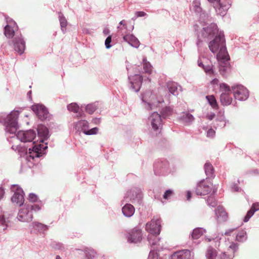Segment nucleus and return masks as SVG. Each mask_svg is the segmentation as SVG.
I'll use <instances>...</instances> for the list:
<instances>
[{"mask_svg":"<svg viewBox=\"0 0 259 259\" xmlns=\"http://www.w3.org/2000/svg\"><path fill=\"white\" fill-rule=\"evenodd\" d=\"M37 137L33 130L19 131L16 135V139L22 142H33V146H42L41 143L48 145L47 141L50 137L48 128L44 125L39 124L37 128Z\"/></svg>","mask_w":259,"mask_h":259,"instance_id":"obj_1","label":"nucleus"},{"mask_svg":"<svg viewBox=\"0 0 259 259\" xmlns=\"http://www.w3.org/2000/svg\"><path fill=\"white\" fill-rule=\"evenodd\" d=\"M48 147H31L27 150V147H11V148L18 152L20 157L25 161L31 162L35 158H39L47 153Z\"/></svg>","mask_w":259,"mask_h":259,"instance_id":"obj_2","label":"nucleus"},{"mask_svg":"<svg viewBox=\"0 0 259 259\" xmlns=\"http://www.w3.org/2000/svg\"><path fill=\"white\" fill-rule=\"evenodd\" d=\"M20 112L21 111L14 109L8 114L5 113L0 114V123L5 125L6 133L15 134L19 128L18 119Z\"/></svg>","mask_w":259,"mask_h":259,"instance_id":"obj_3","label":"nucleus"},{"mask_svg":"<svg viewBox=\"0 0 259 259\" xmlns=\"http://www.w3.org/2000/svg\"><path fill=\"white\" fill-rule=\"evenodd\" d=\"M200 21L203 23L202 25V29L200 32L198 34V40L196 44L198 47L201 46V44L202 43V41L200 40L201 37L210 39L213 38L214 36L220 32L215 23H208V22L211 21V17H210L208 20L207 19V17H205L203 20Z\"/></svg>","mask_w":259,"mask_h":259,"instance_id":"obj_4","label":"nucleus"},{"mask_svg":"<svg viewBox=\"0 0 259 259\" xmlns=\"http://www.w3.org/2000/svg\"><path fill=\"white\" fill-rule=\"evenodd\" d=\"M177 166L174 162H169L167 160L157 159L153 164V170L155 175L166 176L176 171Z\"/></svg>","mask_w":259,"mask_h":259,"instance_id":"obj_5","label":"nucleus"},{"mask_svg":"<svg viewBox=\"0 0 259 259\" xmlns=\"http://www.w3.org/2000/svg\"><path fill=\"white\" fill-rule=\"evenodd\" d=\"M143 194L141 189L135 187L127 191L121 201V205H123L124 202H128L135 205H141L143 203Z\"/></svg>","mask_w":259,"mask_h":259,"instance_id":"obj_6","label":"nucleus"},{"mask_svg":"<svg viewBox=\"0 0 259 259\" xmlns=\"http://www.w3.org/2000/svg\"><path fill=\"white\" fill-rule=\"evenodd\" d=\"M143 106L148 110L154 109L162 104L164 101L162 98H158L151 92H146L142 95Z\"/></svg>","mask_w":259,"mask_h":259,"instance_id":"obj_7","label":"nucleus"},{"mask_svg":"<svg viewBox=\"0 0 259 259\" xmlns=\"http://www.w3.org/2000/svg\"><path fill=\"white\" fill-rule=\"evenodd\" d=\"M231 89L235 100L244 101L246 100L249 97V91L242 84H234L231 87Z\"/></svg>","mask_w":259,"mask_h":259,"instance_id":"obj_8","label":"nucleus"},{"mask_svg":"<svg viewBox=\"0 0 259 259\" xmlns=\"http://www.w3.org/2000/svg\"><path fill=\"white\" fill-rule=\"evenodd\" d=\"M213 5L218 15L224 16L231 6V0H207Z\"/></svg>","mask_w":259,"mask_h":259,"instance_id":"obj_9","label":"nucleus"},{"mask_svg":"<svg viewBox=\"0 0 259 259\" xmlns=\"http://www.w3.org/2000/svg\"><path fill=\"white\" fill-rule=\"evenodd\" d=\"M212 38L213 39L208 43V48L212 53L215 54L226 44V42L224 34L222 31H220L219 33Z\"/></svg>","mask_w":259,"mask_h":259,"instance_id":"obj_10","label":"nucleus"},{"mask_svg":"<svg viewBox=\"0 0 259 259\" xmlns=\"http://www.w3.org/2000/svg\"><path fill=\"white\" fill-rule=\"evenodd\" d=\"M11 189L14 194L11 197V201L13 203L18 206H21L24 203V192L23 189L18 185H12Z\"/></svg>","mask_w":259,"mask_h":259,"instance_id":"obj_11","label":"nucleus"},{"mask_svg":"<svg viewBox=\"0 0 259 259\" xmlns=\"http://www.w3.org/2000/svg\"><path fill=\"white\" fill-rule=\"evenodd\" d=\"M128 78L131 89L136 93L140 91L143 80L145 81H148L149 82L151 81L149 77L143 79V76L140 74L128 76Z\"/></svg>","mask_w":259,"mask_h":259,"instance_id":"obj_12","label":"nucleus"},{"mask_svg":"<svg viewBox=\"0 0 259 259\" xmlns=\"http://www.w3.org/2000/svg\"><path fill=\"white\" fill-rule=\"evenodd\" d=\"M197 64L199 67L203 69L207 75L211 76L216 74L214 66L208 59L205 57H199L197 61Z\"/></svg>","mask_w":259,"mask_h":259,"instance_id":"obj_13","label":"nucleus"},{"mask_svg":"<svg viewBox=\"0 0 259 259\" xmlns=\"http://www.w3.org/2000/svg\"><path fill=\"white\" fill-rule=\"evenodd\" d=\"M74 128L77 131L82 132L86 135H95L98 132V128L96 127L89 129V122L85 120H80L76 122Z\"/></svg>","mask_w":259,"mask_h":259,"instance_id":"obj_14","label":"nucleus"},{"mask_svg":"<svg viewBox=\"0 0 259 259\" xmlns=\"http://www.w3.org/2000/svg\"><path fill=\"white\" fill-rule=\"evenodd\" d=\"M212 184L207 181L202 180L197 184L195 188V193L197 195H205L211 191Z\"/></svg>","mask_w":259,"mask_h":259,"instance_id":"obj_15","label":"nucleus"},{"mask_svg":"<svg viewBox=\"0 0 259 259\" xmlns=\"http://www.w3.org/2000/svg\"><path fill=\"white\" fill-rule=\"evenodd\" d=\"M31 108L41 120L47 119L50 116L47 108L42 104L33 105L31 107Z\"/></svg>","mask_w":259,"mask_h":259,"instance_id":"obj_16","label":"nucleus"},{"mask_svg":"<svg viewBox=\"0 0 259 259\" xmlns=\"http://www.w3.org/2000/svg\"><path fill=\"white\" fill-rule=\"evenodd\" d=\"M161 221L159 219H153L146 225V230L150 234H159L161 231Z\"/></svg>","mask_w":259,"mask_h":259,"instance_id":"obj_17","label":"nucleus"},{"mask_svg":"<svg viewBox=\"0 0 259 259\" xmlns=\"http://www.w3.org/2000/svg\"><path fill=\"white\" fill-rule=\"evenodd\" d=\"M7 25L5 27L4 34L8 38H12L14 36L15 32L17 30L18 26L16 22L10 18L6 17Z\"/></svg>","mask_w":259,"mask_h":259,"instance_id":"obj_18","label":"nucleus"},{"mask_svg":"<svg viewBox=\"0 0 259 259\" xmlns=\"http://www.w3.org/2000/svg\"><path fill=\"white\" fill-rule=\"evenodd\" d=\"M149 120L150 122L152 128L154 131L159 132L162 128V120L161 116L157 112L152 113Z\"/></svg>","mask_w":259,"mask_h":259,"instance_id":"obj_19","label":"nucleus"},{"mask_svg":"<svg viewBox=\"0 0 259 259\" xmlns=\"http://www.w3.org/2000/svg\"><path fill=\"white\" fill-rule=\"evenodd\" d=\"M33 218L32 212L29 209V205L26 207H24L19 210L17 219L19 221L23 222H29L32 221Z\"/></svg>","mask_w":259,"mask_h":259,"instance_id":"obj_20","label":"nucleus"},{"mask_svg":"<svg viewBox=\"0 0 259 259\" xmlns=\"http://www.w3.org/2000/svg\"><path fill=\"white\" fill-rule=\"evenodd\" d=\"M127 242L130 243L140 242L142 239V231L138 228H134L131 230L127 236Z\"/></svg>","mask_w":259,"mask_h":259,"instance_id":"obj_21","label":"nucleus"},{"mask_svg":"<svg viewBox=\"0 0 259 259\" xmlns=\"http://www.w3.org/2000/svg\"><path fill=\"white\" fill-rule=\"evenodd\" d=\"M14 50L19 55H22L25 49V41L21 35H16L12 40Z\"/></svg>","mask_w":259,"mask_h":259,"instance_id":"obj_22","label":"nucleus"},{"mask_svg":"<svg viewBox=\"0 0 259 259\" xmlns=\"http://www.w3.org/2000/svg\"><path fill=\"white\" fill-rule=\"evenodd\" d=\"M123 39L131 46L136 49H138L140 45V42L139 39L134 35L130 33L123 34Z\"/></svg>","mask_w":259,"mask_h":259,"instance_id":"obj_23","label":"nucleus"},{"mask_svg":"<svg viewBox=\"0 0 259 259\" xmlns=\"http://www.w3.org/2000/svg\"><path fill=\"white\" fill-rule=\"evenodd\" d=\"M191 9L197 14L199 15L200 20H203L205 17H207L208 20L210 18V16L207 14L202 12V9L200 7V3L199 0H194L193 1Z\"/></svg>","mask_w":259,"mask_h":259,"instance_id":"obj_24","label":"nucleus"},{"mask_svg":"<svg viewBox=\"0 0 259 259\" xmlns=\"http://www.w3.org/2000/svg\"><path fill=\"white\" fill-rule=\"evenodd\" d=\"M179 120L185 125H190L194 121L195 117L188 112H183L179 116Z\"/></svg>","mask_w":259,"mask_h":259,"instance_id":"obj_25","label":"nucleus"},{"mask_svg":"<svg viewBox=\"0 0 259 259\" xmlns=\"http://www.w3.org/2000/svg\"><path fill=\"white\" fill-rule=\"evenodd\" d=\"M121 208V211L123 215L126 218H131L135 213V207L130 203L125 202Z\"/></svg>","mask_w":259,"mask_h":259,"instance_id":"obj_26","label":"nucleus"},{"mask_svg":"<svg viewBox=\"0 0 259 259\" xmlns=\"http://www.w3.org/2000/svg\"><path fill=\"white\" fill-rule=\"evenodd\" d=\"M190 251L188 249H183L174 253L171 255V259H190Z\"/></svg>","mask_w":259,"mask_h":259,"instance_id":"obj_27","label":"nucleus"},{"mask_svg":"<svg viewBox=\"0 0 259 259\" xmlns=\"http://www.w3.org/2000/svg\"><path fill=\"white\" fill-rule=\"evenodd\" d=\"M217 59L219 62L229 61V55L227 51L226 44L219 49L217 55Z\"/></svg>","mask_w":259,"mask_h":259,"instance_id":"obj_28","label":"nucleus"},{"mask_svg":"<svg viewBox=\"0 0 259 259\" xmlns=\"http://www.w3.org/2000/svg\"><path fill=\"white\" fill-rule=\"evenodd\" d=\"M215 214L219 222H224L227 219V213L221 206H218L215 209Z\"/></svg>","mask_w":259,"mask_h":259,"instance_id":"obj_29","label":"nucleus"},{"mask_svg":"<svg viewBox=\"0 0 259 259\" xmlns=\"http://www.w3.org/2000/svg\"><path fill=\"white\" fill-rule=\"evenodd\" d=\"M219 71L223 76H226L230 70V63L228 61L219 62Z\"/></svg>","mask_w":259,"mask_h":259,"instance_id":"obj_30","label":"nucleus"},{"mask_svg":"<svg viewBox=\"0 0 259 259\" xmlns=\"http://www.w3.org/2000/svg\"><path fill=\"white\" fill-rule=\"evenodd\" d=\"M166 86L169 92L174 96H177L179 94V90L181 89V86L173 81L167 82Z\"/></svg>","mask_w":259,"mask_h":259,"instance_id":"obj_31","label":"nucleus"},{"mask_svg":"<svg viewBox=\"0 0 259 259\" xmlns=\"http://www.w3.org/2000/svg\"><path fill=\"white\" fill-rule=\"evenodd\" d=\"M30 227L39 233H44L47 231L49 228V226L37 222H32L30 225Z\"/></svg>","mask_w":259,"mask_h":259,"instance_id":"obj_32","label":"nucleus"},{"mask_svg":"<svg viewBox=\"0 0 259 259\" xmlns=\"http://www.w3.org/2000/svg\"><path fill=\"white\" fill-rule=\"evenodd\" d=\"M67 109L69 111H71L76 114L77 117L83 116L84 113L80 109L79 107L76 103H72L67 106Z\"/></svg>","mask_w":259,"mask_h":259,"instance_id":"obj_33","label":"nucleus"},{"mask_svg":"<svg viewBox=\"0 0 259 259\" xmlns=\"http://www.w3.org/2000/svg\"><path fill=\"white\" fill-rule=\"evenodd\" d=\"M233 101L231 96V93H222L220 95V102L223 106H228L230 105Z\"/></svg>","mask_w":259,"mask_h":259,"instance_id":"obj_34","label":"nucleus"},{"mask_svg":"<svg viewBox=\"0 0 259 259\" xmlns=\"http://www.w3.org/2000/svg\"><path fill=\"white\" fill-rule=\"evenodd\" d=\"M157 235L158 234H149L147 237L149 244L151 247L153 248L152 250L154 251L157 249V247L155 246L157 245H159V242L160 241V239L157 237L156 235Z\"/></svg>","mask_w":259,"mask_h":259,"instance_id":"obj_35","label":"nucleus"},{"mask_svg":"<svg viewBox=\"0 0 259 259\" xmlns=\"http://www.w3.org/2000/svg\"><path fill=\"white\" fill-rule=\"evenodd\" d=\"M205 173L207 178H213L214 175V168L209 162H206L204 166Z\"/></svg>","mask_w":259,"mask_h":259,"instance_id":"obj_36","label":"nucleus"},{"mask_svg":"<svg viewBox=\"0 0 259 259\" xmlns=\"http://www.w3.org/2000/svg\"><path fill=\"white\" fill-rule=\"evenodd\" d=\"M205 232V229L203 228H195L191 233V237L193 239H198Z\"/></svg>","mask_w":259,"mask_h":259,"instance_id":"obj_37","label":"nucleus"},{"mask_svg":"<svg viewBox=\"0 0 259 259\" xmlns=\"http://www.w3.org/2000/svg\"><path fill=\"white\" fill-rule=\"evenodd\" d=\"M217 191V188H214L212 190V194L209 195L206 199L207 205L212 207H214L217 205V202L213 196L214 194L216 193Z\"/></svg>","mask_w":259,"mask_h":259,"instance_id":"obj_38","label":"nucleus"},{"mask_svg":"<svg viewBox=\"0 0 259 259\" xmlns=\"http://www.w3.org/2000/svg\"><path fill=\"white\" fill-rule=\"evenodd\" d=\"M59 20L60 24L61 29L63 33H65L66 32V27L67 25V21L65 17L64 16L63 14L60 12L59 13Z\"/></svg>","mask_w":259,"mask_h":259,"instance_id":"obj_39","label":"nucleus"},{"mask_svg":"<svg viewBox=\"0 0 259 259\" xmlns=\"http://www.w3.org/2000/svg\"><path fill=\"white\" fill-rule=\"evenodd\" d=\"M84 252L87 259H93L97 257V252L93 248H85Z\"/></svg>","mask_w":259,"mask_h":259,"instance_id":"obj_40","label":"nucleus"},{"mask_svg":"<svg viewBox=\"0 0 259 259\" xmlns=\"http://www.w3.org/2000/svg\"><path fill=\"white\" fill-rule=\"evenodd\" d=\"M119 24L120 26H117V29H118L119 32L122 35H123V32L122 31L123 29H126L127 30H128L129 31H132L134 29V26L132 25L129 29L127 28V24L125 23V21L124 20H122L121 21L119 22Z\"/></svg>","mask_w":259,"mask_h":259,"instance_id":"obj_41","label":"nucleus"},{"mask_svg":"<svg viewBox=\"0 0 259 259\" xmlns=\"http://www.w3.org/2000/svg\"><path fill=\"white\" fill-rule=\"evenodd\" d=\"M217 254L218 252L212 247H208L206 252V256L207 259H215Z\"/></svg>","mask_w":259,"mask_h":259,"instance_id":"obj_42","label":"nucleus"},{"mask_svg":"<svg viewBox=\"0 0 259 259\" xmlns=\"http://www.w3.org/2000/svg\"><path fill=\"white\" fill-rule=\"evenodd\" d=\"M247 239V233L244 230L239 231L236 235V240L240 242H245Z\"/></svg>","mask_w":259,"mask_h":259,"instance_id":"obj_43","label":"nucleus"},{"mask_svg":"<svg viewBox=\"0 0 259 259\" xmlns=\"http://www.w3.org/2000/svg\"><path fill=\"white\" fill-rule=\"evenodd\" d=\"M216 122L217 127L223 128L226 126L229 121L225 118L224 115H221L218 117Z\"/></svg>","mask_w":259,"mask_h":259,"instance_id":"obj_44","label":"nucleus"},{"mask_svg":"<svg viewBox=\"0 0 259 259\" xmlns=\"http://www.w3.org/2000/svg\"><path fill=\"white\" fill-rule=\"evenodd\" d=\"M143 66L144 72L149 74L152 72V66L150 63L147 61V59L144 58L143 59Z\"/></svg>","mask_w":259,"mask_h":259,"instance_id":"obj_45","label":"nucleus"},{"mask_svg":"<svg viewBox=\"0 0 259 259\" xmlns=\"http://www.w3.org/2000/svg\"><path fill=\"white\" fill-rule=\"evenodd\" d=\"M161 113L163 118H167L173 113V109L170 107H165L162 109Z\"/></svg>","mask_w":259,"mask_h":259,"instance_id":"obj_46","label":"nucleus"},{"mask_svg":"<svg viewBox=\"0 0 259 259\" xmlns=\"http://www.w3.org/2000/svg\"><path fill=\"white\" fill-rule=\"evenodd\" d=\"M97 107H98V103H91L86 106L85 110L88 113L92 114L97 109Z\"/></svg>","mask_w":259,"mask_h":259,"instance_id":"obj_47","label":"nucleus"},{"mask_svg":"<svg viewBox=\"0 0 259 259\" xmlns=\"http://www.w3.org/2000/svg\"><path fill=\"white\" fill-rule=\"evenodd\" d=\"M220 90L222 93H231L232 92L231 87L226 83H221L220 84Z\"/></svg>","mask_w":259,"mask_h":259,"instance_id":"obj_48","label":"nucleus"},{"mask_svg":"<svg viewBox=\"0 0 259 259\" xmlns=\"http://www.w3.org/2000/svg\"><path fill=\"white\" fill-rule=\"evenodd\" d=\"M206 98L209 104L213 108H216L218 107L216 99L213 96H207Z\"/></svg>","mask_w":259,"mask_h":259,"instance_id":"obj_49","label":"nucleus"},{"mask_svg":"<svg viewBox=\"0 0 259 259\" xmlns=\"http://www.w3.org/2000/svg\"><path fill=\"white\" fill-rule=\"evenodd\" d=\"M5 219L3 216L0 215V232L5 231L7 228Z\"/></svg>","mask_w":259,"mask_h":259,"instance_id":"obj_50","label":"nucleus"},{"mask_svg":"<svg viewBox=\"0 0 259 259\" xmlns=\"http://www.w3.org/2000/svg\"><path fill=\"white\" fill-rule=\"evenodd\" d=\"M221 237H220L219 236H218L215 238H206V240H207L208 242H210L212 240L214 241L215 242L214 246H215V247L218 248L220 246V240H221Z\"/></svg>","mask_w":259,"mask_h":259,"instance_id":"obj_51","label":"nucleus"},{"mask_svg":"<svg viewBox=\"0 0 259 259\" xmlns=\"http://www.w3.org/2000/svg\"><path fill=\"white\" fill-rule=\"evenodd\" d=\"M234 257V255L227 256L225 252H222L220 254L218 253L215 259H233Z\"/></svg>","mask_w":259,"mask_h":259,"instance_id":"obj_52","label":"nucleus"},{"mask_svg":"<svg viewBox=\"0 0 259 259\" xmlns=\"http://www.w3.org/2000/svg\"><path fill=\"white\" fill-rule=\"evenodd\" d=\"M238 184H239V180H237V183H233L231 186V190L232 192H240L241 189L238 186Z\"/></svg>","mask_w":259,"mask_h":259,"instance_id":"obj_53","label":"nucleus"},{"mask_svg":"<svg viewBox=\"0 0 259 259\" xmlns=\"http://www.w3.org/2000/svg\"><path fill=\"white\" fill-rule=\"evenodd\" d=\"M51 246L53 248L57 250H61L64 249L63 244L60 242H53L52 243Z\"/></svg>","mask_w":259,"mask_h":259,"instance_id":"obj_54","label":"nucleus"},{"mask_svg":"<svg viewBox=\"0 0 259 259\" xmlns=\"http://www.w3.org/2000/svg\"><path fill=\"white\" fill-rule=\"evenodd\" d=\"M254 212L255 210H251L250 209L249 210L247 211L245 216L244 217L243 219V221L245 223L247 222L249 220L250 218L254 214Z\"/></svg>","mask_w":259,"mask_h":259,"instance_id":"obj_55","label":"nucleus"},{"mask_svg":"<svg viewBox=\"0 0 259 259\" xmlns=\"http://www.w3.org/2000/svg\"><path fill=\"white\" fill-rule=\"evenodd\" d=\"M174 194V191L171 189H168L164 192L163 197L164 199H168Z\"/></svg>","mask_w":259,"mask_h":259,"instance_id":"obj_56","label":"nucleus"},{"mask_svg":"<svg viewBox=\"0 0 259 259\" xmlns=\"http://www.w3.org/2000/svg\"><path fill=\"white\" fill-rule=\"evenodd\" d=\"M28 199L30 202H35L37 201L38 196L35 193H31L29 194Z\"/></svg>","mask_w":259,"mask_h":259,"instance_id":"obj_57","label":"nucleus"},{"mask_svg":"<svg viewBox=\"0 0 259 259\" xmlns=\"http://www.w3.org/2000/svg\"><path fill=\"white\" fill-rule=\"evenodd\" d=\"M148 259H158V254L157 252L154 250H151L149 254Z\"/></svg>","mask_w":259,"mask_h":259,"instance_id":"obj_58","label":"nucleus"},{"mask_svg":"<svg viewBox=\"0 0 259 259\" xmlns=\"http://www.w3.org/2000/svg\"><path fill=\"white\" fill-rule=\"evenodd\" d=\"M111 39H112L111 35L108 36L105 39V45L106 48L107 49L111 48V47L112 46L111 45Z\"/></svg>","mask_w":259,"mask_h":259,"instance_id":"obj_59","label":"nucleus"},{"mask_svg":"<svg viewBox=\"0 0 259 259\" xmlns=\"http://www.w3.org/2000/svg\"><path fill=\"white\" fill-rule=\"evenodd\" d=\"M215 132L212 128H209L206 132V136L208 138H212L214 136Z\"/></svg>","mask_w":259,"mask_h":259,"instance_id":"obj_60","label":"nucleus"},{"mask_svg":"<svg viewBox=\"0 0 259 259\" xmlns=\"http://www.w3.org/2000/svg\"><path fill=\"white\" fill-rule=\"evenodd\" d=\"M29 209L32 212L33 210L35 211L39 210L40 206L38 204L29 205Z\"/></svg>","mask_w":259,"mask_h":259,"instance_id":"obj_61","label":"nucleus"},{"mask_svg":"<svg viewBox=\"0 0 259 259\" xmlns=\"http://www.w3.org/2000/svg\"><path fill=\"white\" fill-rule=\"evenodd\" d=\"M250 210H255V212L257 210H259V203L256 202L253 203L250 208Z\"/></svg>","mask_w":259,"mask_h":259,"instance_id":"obj_62","label":"nucleus"},{"mask_svg":"<svg viewBox=\"0 0 259 259\" xmlns=\"http://www.w3.org/2000/svg\"><path fill=\"white\" fill-rule=\"evenodd\" d=\"M229 247L230 248L232 249L234 252H235L238 249V245L237 243H232Z\"/></svg>","mask_w":259,"mask_h":259,"instance_id":"obj_63","label":"nucleus"},{"mask_svg":"<svg viewBox=\"0 0 259 259\" xmlns=\"http://www.w3.org/2000/svg\"><path fill=\"white\" fill-rule=\"evenodd\" d=\"M135 15H137V17H142L146 16L147 14L144 12L138 11L135 13Z\"/></svg>","mask_w":259,"mask_h":259,"instance_id":"obj_64","label":"nucleus"}]
</instances>
